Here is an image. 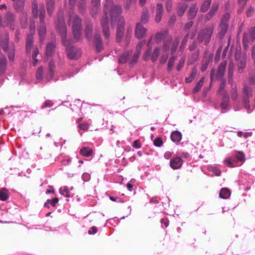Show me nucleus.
Here are the masks:
<instances>
[{
    "instance_id": "0eeeda50",
    "label": "nucleus",
    "mask_w": 255,
    "mask_h": 255,
    "mask_svg": "<svg viewBox=\"0 0 255 255\" xmlns=\"http://www.w3.org/2000/svg\"><path fill=\"white\" fill-rule=\"evenodd\" d=\"M252 90L247 84H245L243 87V104L248 113H251V107L250 105L249 97L252 96Z\"/></svg>"
},
{
    "instance_id": "09e8293b",
    "label": "nucleus",
    "mask_w": 255,
    "mask_h": 255,
    "mask_svg": "<svg viewBox=\"0 0 255 255\" xmlns=\"http://www.w3.org/2000/svg\"><path fill=\"white\" fill-rule=\"evenodd\" d=\"M179 43V39L178 38H176L173 42L172 46H171V54H173L175 52V51L177 50V47L178 46Z\"/></svg>"
},
{
    "instance_id": "3c124183",
    "label": "nucleus",
    "mask_w": 255,
    "mask_h": 255,
    "mask_svg": "<svg viewBox=\"0 0 255 255\" xmlns=\"http://www.w3.org/2000/svg\"><path fill=\"white\" fill-rule=\"evenodd\" d=\"M140 54V53H139V51H138V52L135 51L130 61V64H134L137 61Z\"/></svg>"
},
{
    "instance_id": "ddd939ff",
    "label": "nucleus",
    "mask_w": 255,
    "mask_h": 255,
    "mask_svg": "<svg viewBox=\"0 0 255 255\" xmlns=\"http://www.w3.org/2000/svg\"><path fill=\"white\" fill-rule=\"evenodd\" d=\"M183 163V160L178 157H174L170 161V166L173 169L180 168Z\"/></svg>"
},
{
    "instance_id": "f257e3e1",
    "label": "nucleus",
    "mask_w": 255,
    "mask_h": 255,
    "mask_svg": "<svg viewBox=\"0 0 255 255\" xmlns=\"http://www.w3.org/2000/svg\"><path fill=\"white\" fill-rule=\"evenodd\" d=\"M110 13L111 23L113 24L120 19V15L122 13L121 7L120 5H115L112 0H106L105 3L104 13L105 16L101 19V23L103 28V32L105 38L108 39L110 37L109 28L108 12Z\"/></svg>"
},
{
    "instance_id": "2eb2a0df",
    "label": "nucleus",
    "mask_w": 255,
    "mask_h": 255,
    "mask_svg": "<svg viewBox=\"0 0 255 255\" xmlns=\"http://www.w3.org/2000/svg\"><path fill=\"white\" fill-rule=\"evenodd\" d=\"M163 13V6L162 4L158 3L156 5V14L155 17V21L157 23H159L162 18Z\"/></svg>"
},
{
    "instance_id": "4d7b16f0",
    "label": "nucleus",
    "mask_w": 255,
    "mask_h": 255,
    "mask_svg": "<svg viewBox=\"0 0 255 255\" xmlns=\"http://www.w3.org/2000/svg\"><path fill=\"white\" fill-rule=\"evenodd\" d=\"M154 145L157 147H160L163 144L162 138L160 137L156 138L153 141Z\"/></svg>"
},
{
    "instance_id": "9b49d317",
    "label": "nucleus",
    "mask_w": 255,
    "mask_h": 255,
    "mask_svg": "<svg viewBox=\"0 0 255 255\" xmlns=\"http://www.w3.org/2000/svg\"><path fill=\"white\" fill-rule=\"evenodd\" d=\"M147 32V29L145 28L141 23H137L135 29V36L138 39H141L145 35Z\"/></svg>"
},
{
    "instance_id": "a18cd8bd",
    "label": "nucleus",
    "mask_w": 255,
    "mask_h": 255,
    "mask_svg": "<svg viewBox=\"0 0 255 255\" xmlns=\"http://www.w3.org/2000/svg\"><path fill=\"white\" fill-rule=\"evenodd\" d=\"M43 74V68L42 66L39 67L36 72V79L39 80H44Z\"/></svg>"
},
{
    "instance_id": "cd10ccee",
    "label": "nucleus",
    "mask_w": 255,
    "mask_h": 255,
    "mask_svg": "<svg viewBox=\"0 0 255 255\" xmlns=\"http://www.w3.org/2000/svg\"><path fill=\"white\" fill-rule=\"evenodd\" d=\"M234 74V65L232 62L230 63L228 66V83L229 84H233L235 83L233 80Z\"/></svg>"
},
{
    "instance_id": "37998d69",
    "label": "nucleus",
    "mask_w": 255,
    "mask_h": 255,
    "mask_svg": "<svg viewBox=\"0 0 255 255\" xmlns=\"http://www.w3.org/2000/svg\"><path fill=\"white\" fill-rule=\"evenodd\" d=\"M9 195L7 191L5 189H2L0 191V200L6 201L8 198Z\"/></svg>"
},
{
    "instance_id": "864d4df0",
    "label": "nucleus",
    "mask_w": 255,
    "mask_h": 255,
    "mask_svg": "<svg viewBox=\"0 0 255 255\" xmlns=\"http://www.w3.org/2000/svg\"><path fill=\"white\" fill-rule=\"evenodd\" d=\"M172 39L171 38L169 41H165L163 43V49L164 52H168V50L170 47V43L171 42Z\"/></svg>"
},
{
    "instance_id": "052dcab7",
    "label": "nucleus",
    "mask_w": 255,
    "mask_h": 255,
    "mask_svg": "<svg viewBox=\"0 0 255 255\" xmlns=\"http://www.w3.org/2000/svg\"><path fill=\"white\" fill-rule=\"evenodd\" d=\"M53 105V103L51 100H46L43 103V105L42 106V108L44 109L45 108H50Z\"/></svg>"
},
{
    "instance_id": "69168bd1",
    "label": "nucleus",
    "mask_w": 255,
    "mask_h": 255,
    "mask_svg": "<svg viewBox=\"0 0 255 255\" xmlns=\"http://www.w3.org/2000/svg\"><path fill=\"white\" fill-rule=\"evenodd\" d=\"M82 178L84 181H88L91 178V175L88 173H84L82 175Z\"/></svg>"
},
{
    "instance_id": "e433bc0d",
    "label": "nucleus",
    "mask_w": 255,
    "mask_h": 255,
    "mask_svg": "<svg viewBox=\"0 0 255 255\" xmlns=\"http://www.w3.org/2000/svg\"><path fill=\"white\" fill-rule=\"evenodd\" d=\"M8 41H9L8 35V34H5L4 40V41H3L1 42V44L2 48L5 52H7L10 48V47H9V46H8Z\"/></svg>"
},
{
    "instance_id": "f8f14e48",
    "label": "nucleus",
    "mask_w": 255,
    "mask_h": 255,
    "mask_svg": "<svg viewBox=\"0 0 255 255\" xmlns=\"http://www.w3.org/2000/svg\"><path fill=\"white\" fill-rule=\"evenodd\" d=\"M219 8V4L217 2H214L209 11L206 14L205 20L208 21L212 19L216 14Z\"/></svg>"
},
{
    "instance_id": "f704fd0d",
    "label": "nucleus",
    "mask_w": 255,
    "mask_h": 255,
    "mask_svg": "<svg viewBox=\"0 0 255 255\" xmlns=\"http://www.w3.org/2000/svg\"><path fill=\"white\" fill-rule=\"evenodd\" d=\"M197 74V69L196 67H193L190 73V76L186 77L185 79L186 83H189L191 82L195 78Z\"/></svg>"
},
{
    "instance_id": "20e7f679",
    "label": "nucleus",
    "mask_w": 255,
    "mask_h": 255,
    "mask_svg": "<svg viewBox=\"0 0 255 255\" xmlns=\"http://www.w3.org/2000/svg\"><path fill=\"white\" fill-rule=\"evenodd\" d=\"M246 160L245 154L241 151H235L234 158L228 157L224 160L225 163L229 167H235L238 166V163L242 164Z\"/></svg>"
},
{
    "instance_id": "c85d7f7f",
    "label": "nucleus",
    "mask_w": 255,
    "mask_h": 255,
    "mask_svg": "<svg viewBox=\"0 0 255 255\" xmlns=\"http://www.w3.org/2000/svg\"><path fill=\"white\" fill-rule=\"evenodd\" d=\"M93 25L90 22H88L86 25L85 36L87 39L92 38L93 34Z\"/></svg>"
},
{
    "instance_id": "39448f33",
    "label": "nucleus",
    "mask_w": 255,
    "mask_h": 255,
    "mask_svg": "<svg viewBox=\"0 0 255 255\" xmlns=\"http://www.w3.org/2000/svg\"><path fill=\"white\" fill-rule=\"evenodd\" d=\"M39 12L40 25L38 28V34L40 42H43L46 32V27L44 23L45 10L43 4L40 5Z\"/></svg>"
},
{
    "instance_id": "e2e57ef3",
    "label": "nucleus",
    "mask_w": 255,
    "mask_h": 255,
    "mask_svg": "<svg viewBox=\"0 0 255 255\" xmlns=\"http://www.w3.org/2000/svg\"><path fill=\"white\" fill-rule=\"evenodd\" d=\"M59 201V199L57 198H55L52 199H48V202L53 207H55L56 205Z\"/></svg>"
},
{
    "instance_id": "7ed1b4c3",
    "label": "nucleus",
    "mask_w": 255,
    "mask_h": 255,
    "mask_svg": "<svg viewBox=\"0 0 255 255\" xmlns=\"http://www.w3.org/2000/svg\"><path fill=\"white\" fill-rule=\"evenodd\" d=\"M214 28L215 25L211 24L207 25L201 29L198 33L197 39L198 42L203 43L205 45H208L211 39Z\"/></svg>"
},
{
    "instance_id": "4be33fe9",
    "label": "nucleus",
    "mask_w": 255,
    "mask_h": 255,
    "mask_svg": "<svg viewBox=\"0 0 255 255\" xmlns=\"http://www.w3.org/2000/svg\"><path fill=\"white\" fill-rule=\"evenodd\" d=\"M170 138L173 142L178 143L182 139V134L180 131L175 130L171 132Z\"/></svg>"
},
{
    "instance_id": "8fccbe9b",
    "label": "nucleus",
    "mask_w": 255,
    "mask_h": 255,
    "mask_svg": "<svg viewBox=\"0 0 255 255\" xmlns=\"http://www.w3.org/2000/svg\"><path fill=\"white\" fill-rule=\"evenodd\" d=\"M59 192L61 195L66 197H69L70 196L69 191L66 187H64L63 188H60L59 189Z\"/></svg>"
},
{
    "instance_id": "a19ab883",
    "label": "nucleus",
    "mask_w": 255,
    "mask_h": 255,
    "mask_svg": "<svg viewBox=\"0 0 255 255\" xmlns=\"http://www.w3.org/2000/svg\"><path fill=\"white\" fill-rule=\"evenodd\" d=\"M9 50H10V51L8 53V57L10 61H12L14 60V57H15V54H14L15 49H14V45L13 43H12L10 45Z\"/></svg>"
},
{
    "instance_id": "ea45409f",
    "label": "nucleus",
    "mask_w": 255,
    "mask_h": 255,
    "mask_svg": "<svg viewBox=\"0 0 255 255\" xmlns=\"http://www.w3.org/2000/svg\"><path fill=\"white\" fill-rule=\"evenodd\" d=\"M149 20V13L147 9L143 11L141 16V21L143 23H146Z\"/></svg>"
},
{
    "instance_id": "1a4fd4ad",
    "label": "nucleus",
    "mask_w": 255,
    "mask_h": 255,
    "mask_svg": "<svg viewBox=\"0 0 255 255\" xmlns=\"http://www.w3.org/2000/svg\"><path fill=\"white\" fill-rule=\"evenodd\" d=\"M66 47V52L68 57L71 59H77L79 58L81 54L80 49L71 46L70 42L68 45H65Z\"/></svg>"
},
{
    "instance_id": "0e129e2a",
    "label": "nucleus",
    "mask_w": 255,
    "mask_h": 255,
    "mask_svg": "<svg viewBox=\"0 0 255 255\" xmlns=\"http://www.w3.org/2000/svg\"><path fill=\"white\" fill-rule=\"evenodd\" d=\"M225 86H226V80L224 79L222 81V82L220 84L219 89L218 90V92L219 93H221L224 90Z\"/></svg>"
},
{
    "instance_id": "4c0bfd02",
    "label": "nucleus",
    "mask_w": 255,
    "mask_h": 255,
    "mask_svg": "<svg viewBox=\"0 0 255 255\" xmlns=\"http://www.w3.org/2000/svg\"><path fill=\"white\" fill-rule=\"evenodd\" d=\"M86 1L85 0H80L79 1L78 8L80 13H83L86 9Z\"/></svg>"
},
{
    "instance_id": "c03bdc74",
    "label": "nucleus",
    "mask_w": 255,
    "mask_h": 255,
    "mask_svg": "<svg viewBox=\"0 0 255 255\" xmlns=\"http://www.w3.org/2000/svg\"><path fill=\"white\" fill-rule=\"evenodd\" d=\"M204 81V78L202 77L199 81L197 83L196 85L195 86V88L193 89V93H196L198 92L201 89V87H202L203 85V83Z\"/></svg>"
},
{
    "instance_id": "338daca9",
    "label": "nucleus",
    "mask_w": 255,
    "mask_h": 255,
    "mask_svg": "<svg viewBox=\"0 0 255 255\" xmlns=\"http://www.w3.org/2000/svg\"><path fill=\"white\" fill-rule=\"evenodd\" d=\"M176 21V16L175 14H173L170 17L168 21L169 25H173Z\"/></svg>"
},
{
    "instance_id": "f03ea898",
    "label": "nucleus",
    "mask_w": 255,
    "mask_h": 255,
    "mask_svg": "<svg viewBox=\"0 0 255 255\" xmlns=\"http://www.w3.org/2000/svg\"><path fill=\"white\" fill-rule=\"evenodd\" d=\"M69 17L68 24L72 25L74 38L76 41H78L81 36L82 19L74 12L69 13Z\"/></svg>"
},
{
    "instance_id": "393cba45",
    "label": "nucleus",
    "mask_w": 255,
    "mask_h": 255,
    "mask_svg": "<svg viewBox=\"0 0 255 255\" xmlns=\"http://www.w3.org/2000/svg\"><path fill=\"white\" fill-rule=\"evenodd\" d=\"M13 2V6L17 11H21L24 6L25 0H11Z\"/></svg>"
},
{
    "instance_id": "58836bf2",
    "label": "nucleus",
    "mask_w": 255,
    "mask_h": 255,
    "mask_svg": "<svg viewBox=\"0 0 255 255\" xmlns=\"http://www.w3.org/2000/svg\"><path fill=\"white\" fill-rule=\"evenodd\" d=\"M160 53V49L158 47L154 48L151 55V59L153 62H155L158 59Z\"/></svg>"
},
{
    "instance_id": "49530a36",
    "label": "nucleus",
    "mask_w": 255,
    "mask_h": 255,
    "mask_svg": "<svg viewBox=\"0 0 255 255\" xmlns=\"http://www.w3.org/2000/svg\"><path fill=\"white\" fill-rule=\"evenodd\" d=\"M54 71L49 70L48 72L44 77V81L47 82L51 80L54 76Z\"/></svg>"
},
{
    "instance_id": "de8ad7c7",
    "label": "nucleus",
    "mask_w": 255,
    "mask_h": 255,
    "mask_svg": "<svg viewBox=\"0 0 255 255\" xmlns=\"http://www.w3.org/2000/svg\"><path fill=\"white\" fill-rule=\"evenodd\" d=\"M175 58L176 57L175 56H172L170 58L167 65V70L168 71H171L172 70Z\"/></svg>"
},
{
    "instance_id": "6ab92c4d",
    "label": "nucleus",
    "mask_w": 255,
    "mask_h": 255,
    "mask_svg": "<svg viewBox=\"0 0 255 255\" xmlns=\"http://www.w3.org/2000/svg\"><path fill=\"white\" fill-rule=\"evenodd\" d=\"M93 8L91 9L92 17H94L97 12L100 10L101 2L100 0H91Z\"/></svg>"
},
{
    "instance_id": "c9c22d12",
    "label": "nucleus",
    "mask_w": 255,
    "mask_h": 255,
    "mask_svg": "<svg viewBox=\"0 0 255 255\" xmlns=\"http://www.w3.org/2000/svg\"><path fill=\"white\" fill-rule=\"evenodd\" d=\"M168 34V31L157 32L155 35V39L157 42H159L163 39Z\"/></svg>"
},
{
    "instance_id": "7c9ffc66",
    "label": "nucleus",
    "mask_w": 255,
    "mask_h": 255,
    "mask_svg": "<svg viewBox=\"0 0 255 255\" xmlns=\"http://www.w3.org/2000/svg\"><path fill=\"white\" fill-rule=\"evenodd\" d=\"M47 10L49 16H51L54 9V0H46Z\"/></svg>"
},
{
    "instance_id": "412c9836",
    "label": "nucleus",
    "mask_w": 255,
    "mask_h": 255,
    "mask_svg": "<svg viewBox=\"0 0 255 255\" xmlns=\"http://www.w3.org/2000/svg\"><path fill=\"white\" fill-rule=\"evenodd\" d=\"M198 8L196 3H193L191 5L188 11L189 18L192 19L194 18L197 14Z\"/></svg>"
},
{
    "instance_id": "6e6552de",
    "label": "nucleus",
    "mask_w": 255,
    "mask_h": 255,
    "mask_svg": "<svg viewBox=\"0 0 255 255\" xmlns=\"http://www.w3.org/2000/svg\"><path fill=\"white\" fill-rule=\"evenodd\" d=\"M57 29L61 35L62 43L64 45H68L69 41L66 39L67 28L64 20L59 21L57 24Z\"/></svg>"
},
{
    "instance_id": "13d9d810",
    "label": "nucleus",
    "mask_w": 255,
    "mask_h": 255,
    "mask_svg": "<svg viewBox=\"0 0 255 255\" xmlns=\"http://www.w3.org/2000/svg\"><path fill=\"white\" fill-rule=\"evenodd\" d=\"M78 128L83 130H87L89 128V124L87 123H80Z\"/></svg>"
},
{
    "instance_id": "4468645a",
    "label": "nucleus",
    "mask_w": 255,
    "mask_h": 255,
    "mask_svg": "<svg viewBox=\"0 0 255 255\" xmlns=\"http://www.w3.org/2000/svg\"><path fill=\"white\" fill-rule=\"evenodd\" d=\"M227 64V62L226 61H224L221 62L219 66L216 75V78L218 80L221 79L224 76Z\"/></svg>"
},
{
    "instance_id": "6e6d98bb",
    "label": "nucleus",
    "mask_w": 255,
    "mask_h": 255,
    "mask_svg": "<svg viewBox=\"0 0 255 255\" xmlns=\"http://www.w3.org/2000/svg\"><path fill=\"white\" fill-rule=\"evenodd\" d=\"M168 58V52H163V53L162 54V55H161L160 58V63L161 64H164L165 63L167 59Z\"/></svg>"
},
{
    "instance_id": "72a5a7b5",
    "label": "nucleus",
    "mask_w": 255,
    "mask_h": 255,
    "mask_svg": "<svg viewBox=\"0 0 255 255\" xmlns=\"http://www.w3.org/2000/svg\"><path fill=\"white\" fill-rule=\"evenodd\" d=\"M212 0H204L200 7V11L205 12L207 11L211 5Z\"/></svg>"
},
{
    "instance_id": "603ef678",
    "label": "nucleus",
    "mask_w": 255,
    "mask_h": 255,
    "mask_svg": "<svg viewBox=\"0 0 255 255\" xmlns=\"http://www.w3.org/2000/svg\"><path fill=\"white\" fill-rule=\"evenodd\" d=\"M189 37V33H187L185 36V37H184V38L183 39L182 41V42H181V44L180 45V48L182 50L183 49L187 43V41H188V38Z\"/></svg>"
},
{
    "instance_id": "aec40b11",
    "label": "nucleus",
    "mask_w": 255,
    "mask_h": 255,
    "mask_svg": "<svg viewBox=\"0 0 255 255\" xmlns=\"http://www.w3.org/2000/svg\"><path fill=\"white\" fill-rule=\"evenodd\" d=\"M79 153L84 157H90L93 155L94 151L93 149L89 147H83L80 150Z\"/></svg>"
},
{
    "instance_id": "bf43d9fd",
    "label": "nucleus",
    "mask_w": 255,
    "mask_h": 255,
    "mask_svg": "<svg viewBox=\"0 0 255 255\" xmlns=\"http://www.w3.org/2000/svg\"><path fill=\"white\" fill-rule=\"evenodd\" d=\"M230 15L229 13H225L222 17L221 23L228 24V21L229 20Z\"/></svg>"
},
{
    "instance_id": "473e14b6",
    "label": "nucleus",
    "mask_w": 255,
    "mask_h": 255,
    "mask_svg": "<svg viewBox=\"0 0 255 255\" xmlns=\"http://www.w3.org/2000/svg\"><path fill=\"white\" fill-rule=\"evenodd\" d=\"M231 196V191L228 188H223L221 189L219 193V196L222 199H228Z\"/></svg>"
},
{
    "instance_id": "423d86ee",
    "label": "nucleus",
    "mask_w": 255,
    "mask_h": 255,
    "mask_svg": "<svg viewBox=\"0 0 255 255\" xmlns=\"http://www.w3.org/2000/svg\"><path fill=\"white\" fill-rule=\"evenodd\" d=\"M255 40V26L252 27L249 30V33L244 32L243 37V46L247 50L249 44Z\"/></svg>"
},
{
    "instance_id": "2f4dec72",
    "label": "nucleus",
    "mask_w": 255,
    "mask_h": 255,
    "mask_svg": "<svg viewBox=\"0 0 255 255\" xmlns=\"http://www.w3.org/2000/svg\"><path fill=\"white\" fill-rule=\"evenodd\" d=\"M124 26L123 25H120L118 27L117 30L116 41L118 42H120L122 41L124 35Z\"/></svg>"
},
{
    "instance_id": "5fc2aeb1",
    "label": "nucleus",
    "mask_w": 255,
    "mask_h": 255,
    "mask_svg": "<svg viewBox=\"0 0 255 255\" xmlns=\"http://www.w3.org/2000/svg\"><path fill=\"white\" fill-rule=\"evenodd\" d=\"M255 11V8L252 6L249 7L246 10V14L248 17H251Z\"/></svg>"
},
{
    "instance_id": "5701e85b",
    "label": "nucleus",
    "mask_w": 255,
    "mask_h": 255,
    "mask_svg": "<svg viewBox=\"0 0 255 255\" xmlns=\"http://www.w3.org/2000/svg\"><path fill=\"white\" fill-rule=\"evenodd\" d=\"M231 85V99L233 101H236L237 100L239 97L238 93V89L235 83H233V84H229Z\"/></svg>"
},
{
    "instance_id": "b1692460",
    "label": "nucleus",
    "mask_w": 255,
    "mask_h": 255,
    "mask_svg": "<svg viewBox=\"0 0 255 255\" xmlns=\"http://www.w3.org/2000/svg\"><path fill=\"white\" fill-rule=\"evenodd\" d=\"M228 24L220 23V31L218 33V36L220 39H222L224 37L228 30Z\"/></svg>"
},
{
    "instance_id": "c756f323",
    "label": "nucleus",
    "mask_w": 255,
    "mask_h": 255,
    "mask_svg": "<svg viewBox=\"0 0 255 255\" xmlns=\"http://www.w3.org/2000/svg\"><path fill=\"white\" fill-rule=\"evenodd\" d=\"M246 65V58L245 57H242L237 64L238 71L239 73H242L244 72Z\"/></svg>"
},
{
    "instance_id": "dca6fc26",
    "label": "nucleus",
    "mask_w": 255,
    "mask_h": 255,
    "mask_svg": "<svg viewBox=\"0 0 255 255\" xmlns=\"http://www.w3.org/2000/svg\"><path fill=\"white\" fill-rule=\"evenodd\" d=\"M95 47L97 52H100L103 50V43L100 35L95 34L94 36Z\"/></svg>"
},
{
    "instance_id": "a211bd4d",
    "label": "nucleus",
    "mask_w": 255,
    "mask_h": 255,
    "mask_svg": "<svg viewBox=\"0 0 255 255\" xmlns=\"http://www.w3.org/2000/svg\"><path fill=\"white\" fill-rule=\"evenodd\" d=\"M7 61L6 57L3 55H0V75L4 74L7 69Z\"/></svg>"
},
{
    "instance_id": "774afa93",
    "label": "nucleus",
    "mask_w": 255,
    "mask_h": 255,
    "mask_svg": "<svg viewBox=\"0 0 255 255\" xmlns=\"http://www.w3.org/2000/svg\"><path fill=\"white\" fill-rule=\"evenodd\" d=\"M150 52H151V48H149L148 49H147L145 51V52H144V53L143 54V59H144V60H147L148 59L149 56L150 55Z\"/></svg>"
},
{
    "instance_id": "680f3d73",
    "label": "nucleus",
    "mask_w": 255,
    "mask_h": 255,
    "mask_svg": "<svg viewBox=\"0 0 255 255\" xmlns=\"http://www.w3.org/2000/svg\"><path fill=\"white\" fill-rule=\"evenodd\" d=\"M172 8V0H167L166 2V9L168 12L171 11Z\"/></svg>"
},
{
    "instance_id": "f3484780",
    "label": "nucleus",
    "mask_w": 255,
    "mask_h": 255,
    "mask_svg": "<svg viewBox=\"0 0 255 255\" xmlns=\"http://www.w3.org/2000/svg\"><path fill=\"white\" fill-rule=\"evenodd\" d=\"M56 47V43L55 42H51L47 43L46 47V55L47 57H52Z\"/></svg>"
},
{
    "instance_id": "bb28decb",
    "label": "nucleus",
    "mask_w": 255,
    "mask_h": 255,
    "mask_svg": "<svg viewBox=\"0 0 255 255\" xmlns=\"http://www.w3.org/2000/svg\"><path fill=\"white\" fill-rule=\"evenodd\" d=\"M131 54H132V51H126L125 53H124L119 57V63H122V64L126 63L128 61V60L129 59V58L130 57Z\"/></svg>"
},
{
    "instance_id": "a878e982",
    "label": "nucleus",
    "mask_w": 255,
    "mask_h": 255,
    "mask_svg": "<svg viewBox=\"0 0 255 255\" xmlns=\"http://www.w3.org/2000/svg\"><path fill=\"white\" fill-rule=\"evenodd\" d=\"M187 4L185 3L179 2L177 4V12L179 16H182L187 8Z\"/></svg>"
},
{
    "instance_id": "9d476101",
    "label": "nucleus",
    "mask_w": 255,
    "mask_h": 255,
    "mask_svg": "<svg viewBox=\"0 0 255 255\" xmlns=\"http://www.w3.org/2000/svg\"><path fill=\"white\" fill-rule=\"evenodd\" d=\"M30 34H28L26 38V50L27 53H29L31 51V49L33 46V34L34 32V27L33 28V27L31 25H30Z\"/></svg>"
},
{
    "instance_id": "79ce46f5",
    "label": "nucleus",
    "mask_w": 255,
    "mask_h": 255,
    "mask_svg": "<svg viewBox=\"0 0 255 255\" xmlns=\"http://www.w3.org/2000/svg\"><path fill=\"white\" fill-rule=\"evenodd\" d=\"M32 11L34 16L37 17L38 13V3L35 0H33L32 3Z\"/></svg>"
}]
</instances>
